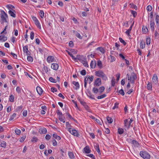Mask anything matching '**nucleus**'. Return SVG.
Instances as JSON below:
<instances>
[{
    "instance_id": "1",
    "label": "nucleus",
    "mask_w": 159,
    "mask_h": 159,
    "mask_svg": "<svg viewBox=\"0 0 159 159\" xmlns=\"http://www.w3.org/2000/svg\"><path fill=\"white\" fill-rule=\"evenodd\" d=\"M0 17L1 18V24H3L4 22L7 23L8 15L3 10L1 11Z\"/></svg>"
},
{
    "instance_id": "2",
    "label": "nucleus",
    "mask_w": 159,
    "mask_h": 159,
    "mask_svg": "<svg viewBox=\"0 0 159 159\" xmlns=\"http://www.w3.org/2000/svg\"><path fill=\"white\" fill-rule=\"evenodd\" d=\"M139 154L144 159H150L151 157L149 154L145 151H141Z\"/></svg>"
},
{
    "instance_id": "3",
    "label": "nucleus",
    "mask_w": 159,
    "mask_h": 159,
    "mask_svg": "<svg viewBox=\"0 0 159 159\" xmlns=\"http://www.w3.org/2000/svg\"><path fill=\"white\" fill-rule=\"evenodd\" d=\"M68 131L70 133L75 136L78 137L79 135L77 131L75 129H72L71 128H69L68 129Z\"/></svg>"
},
{
    "instance_id": "4",
    "label": "nucleus",
    "mask_w": 159,
    "mask_h": 159,
    "mask_svg": "<svg viewBox=\"0 0 159 159\" xmlns=\"http://www.w3.org/2000/svg\"><path fill=\"white\" fill-rule=\"evenodd\" d=\"M102 84L101 78H98L96 79L94 83L95 86H99Z\"/></svg>"
},
{
    "instance_id": "5",
    "label": "nucleus",
    "mask_w": 159,
    "mask_h": 159,
    "mask_svg": "<svg viewBox=\"0 0 159 159\" xmlns=\"http://www.w3.org/2000/svg\"><path fill=\"white\" fill-rule=\"evenodd\" d=\"M79 100L81 103V104L83 105L84 107L85 108L86 110L88 111H89V106L86 104V103L84 101H82L80 99H79Z\"/></svg>"
},
{
    "instance_id": "6",
    "label": "nucleus",
    "mask_w": 159,
    "mask_h": 159,
    "mask_svg": "<svg viewBox=\"0 0 159 159\" xmlns=\"http://www.w3.org/2000/svg\"><path fill=\"white\" fill-rule=\"evenodd\" d=\"M76 60H79L81 62H82L86 60V59L83 56L77 55L76 57Z\"/></svg>"
},
{
    "instance_id": "7",
    "label": "nucleus",
    "mask_w": 159,
    "mask_h": 159,
    "mask_svg": "<svg viewBox=\"0 0 159 159\" xmlns=\"http://www.w3.org/2000/svg\"><path fill=\"white\" fill-rule=\"evenodd\" d=\"M23 51L24 53H25L27 55H30V52H29L28 50V47L27 45L23 47Z\"/></svg>"
},
{
    "instance_id": "8",
    "label": "nucleus",
    "mask_w": 159,
    "mask_h": 159,
    "mask_svg": "<svg viewBox=\"0 0 159 159\" xmlns=\"http://www.w3.org/2000/svg\"><path fill=\"white\" fill-rule=\"evenodd\" d=\"M124 126L127 128V129H128L129 128L130 125L127 119H125L124 120Z\"/></svg>"
},
{
    "instance_id": "9",
    "label": "nucleus",
    "mask_w": 159,
    "mask_h": 159,
    "mask_svg": "<svg viewBox=\"0 0 159 159\" xmlns=\"http://www.w3.org/2000/svg\"><path fill=\"white\" fill-rule=\"evenodd\" d=\"M54 57L52 56H49L47 59V62L49 63L54 61Z\"/></svg>"
},
{
    "instance_id": "10",
    "label": "nucleus",
    "mask_w": 159,
    "mask_h": 159,
    "mask_svg": "<svg viewBox=\"0 0 159 159\" xmlns=\"http://www.w3.org/2000/svg\"><path fill=\"white\" fill-rule=\"evenodd\" d=\"M131 143L133 144L134 147H138L139 146V143L136 140H133L131 141Z\"/></svg>"
},
{
    "instance_id": "11",
    "label": "nucleus",
    "mask_w": 159,
    "mask_h": 159,
    "mask_svg": "<svg viewBox=\"0 0 159 159\" xmlns=\"http://www.w3.org/2000/svg\"><path fill=\"white\" fill-rule=\"evenodd\" d=\"M58 65L56 63H53L52 64L51 67L55 70H57L58 68Z\"/></svg>"
},
{
    "instance_id": "12",
    "label": "nucleus",
    "mask_w": 159,
    "mask_h": 159,
    "mask_svg": "<svg viewBox=\"0 0 159 159\" xmlns=\"http://www.w3.org/2000/svg\"><path fill=\"white\" fill-rule=\"evenodd\" d=\"M36 90L38 93L40 95H41L43 92V90L41 87L37 86L36 88Z\"/></svg>"
},
{
    "instance_id": "13",
    "label": "nucleus",
    "mask_w": 159,
    "mask_h": 159,
    "mask_svg": "<svg viewBox=\"0 0 159 159\" xmlns=\"http://www.w3.org/2000/svg\"><path fill=\"white\" fill-rule=\"evenodd\" d=\"M103 73V72L102 70H99L96 71L95 72V74L97 76L100 77Z\"/></svg>"
},
{
    "instance_id": "14",
    "label": "nucleus",
    "mask_w": 159,
    "mask_h": 159,
    "mask_svg": "<svg viewBox=\"0 0 159 159\" xmlns=\"http://www.w3.org/2000/svg\"><path fill=\"white\" fill-rule=\"evenodd\" d=\"M84 150L85 153L88 154L91 152V150L89 149V146H87L84 148Z\"/></svg>"
},
{
    "instance_id": "15",
    "label": "nucleus",
    "mask_w": 159,
    "mask_h": 159,
    "mask_svg": "<svg viewBox=\"0 0 159 159\" xmlns=\"http://www.w3.org/2000/svg\"><path fill=\"white\" fill-rule=\"evenodd\" d=\"M155 25V23L153 20H151L150 21V27L151 29L153 31L154 30V26Z\"/></svg>"
},
{
    "instance_id": "16",
    "label": "nucleus",
    "mask_w": 159,
    "mask_h": 159,
    "mask_svg": "<svg viewBox=\"0 0 159 159\" xmlns=\"http://www.w3.org/2000/svg\"><path fill=\"white\" fill-rule=\"evenodd\" d=\"M152 80L153 82L155 84H156L158 82V78L157 75L155 74L154 75L152 78Z\"/></svg>"
},
{
    "instance_id": "17",
    "label": "nucleus",
    "mask_w": 159,
    "mask_h": 159,
    "mask_svg": "<svg viewBox=\"0 0 159 159\" xmlns=\"http://www.w3.org/2000/svg\"><path fill=\"white\" fill-rule=\"evenodd\" d=\"M14 12H15V11L12 9V11L9 10L8 11V13L11 16L15 18L16 17V15Z\"/></svg>"
},
{
    "instance_id": "18",
    "label": "nucleus",
    "mask_w": 159,
    "mask_h": 159,
    "mask_svg": "<svg viewBox=\"0 0 159 159\" xmlns=\"http://www.w3.org/2000/svg\"><path fill=\"white\" fill-rule=\"evenodd\" d=\"M39 132L41 134H45L47 133V130L45 128H40L39 129Z\"/></svg>"
},
{
    "instance_id": "19",
    "label": "nucleus",
    "mask_w": 159,
    "mask_h": 159,
    "mask_svg": "<svg viewBox=\"0 0 159 159\" xmlns=\"http://www.w3.org/2000/svg\"><path fill=\"white\" fill-rule=\"evenodd\" d=\"M147 88L148 90L151 91L152 90V83L148 82L147 86Z\"/></svg>"
},
{
    "instance_id": "20",
    "label": "nucleus",
    "mask_w": 159,
    "mask_h": 159,
    "mask_svg": "<svg viewBox=\"0 0 159 159\" xmlns=\"http://www.w3.org/2000/svg\"><path fill=\"white\" fill-rule=\"evenodd\" d=\"M7 37L4 35H0V40L2 42H5L7 40Z\"/></svg>"
},
{
    "instance_id": "21",
    "label": "nucleus",
    "mask_w": 159,
    "mask_h": 159,
    "mask_svg": "<svg viewBox=\"0 0 159 159\" xmlns=\"http://www.w3.org/2000/svg\"><path fill=\"white\" fill-rule=\"evenodd\" d=\"M72 84H74L76 88H75V89H78L80 88V85L78 82H76L75 81H73L72 82Z\"/></svg>"
},
{
    "instance_id": "22",
    "label": "nucleus",
    "mask_w": 159,
    "mask_h": 159,
    "mask_svg": "<svg viewBox=\"0 0 159 159\" xmlns=\"http://www.w3.org/2000/svg\"><path fill=\"white\" fill-rule=\"evenodd\" d=\"M142 31L143 33L146 34L148 32V30L147 27L143 26L142 28Z\"/></svg>"
},
{
    "instance_id": "23",
    "label": "nucleus",
    "mask_w": 159,
    "mask_h": 159,
    "mask_svg": "<svg viewBox=\"0 0 159 159\" xmlns=\"http://www.w3.org/2000/svg\"><path fill=\"white\" fill-rule=\"evenodd\" d=\"M145 43L143 40H141L140 43V48L141 49H143L145 48Z\"/></svg>"
},
{
    "instance_id": "24",
    "label": "nucleus",
    "mask_w": 159,
    "mask_h": 159,
    "mask_svg": "<svg viewBox=\"0 0 159 159\" xmlns=\"http://www.w3.org/2000/svg\"><path fill=\"white\" fill-rule=\"evenodd\" d=\"M88 93L89 94V95H88V96L89 97L92 99H95L94 98V95L92 94L89 91H87Z\"/></svg>"
},
{
    "instance_id": "25",
    "label": "nucleus",
    "mask_w": 159,
    "mask_h": 159,
    "mask_svg": "<svg viewBox=\"0 0 159 159\" xmlns=\"http://www.w3.org/2000/svg\"><path fill=\"white\" fill-rule=\"evenodd\" d=\"M73 32L75 33V35L78 38L82 39V37L81 36L80 33H78L77 32H75V31H73Z\"/></svg>"
},
{
    "instance_id": "26",
    "label": "nucleus",
    "mask_w": 159,
    "mask_h": 159,
    "mask_svg": "<svg viewBox=\"0 0 159 159\" xmlns=\"http://www.w3.org/2000/svg\"><path fill=\"white\" fill-rule=\"evenodd\" d=\"M90 66L91 68H92L93 69L95 68L96 66L95 62H94L93 61H92L91 62Z\"/></svg>"
},
{
    "instance_id": "27",
    "label": "nucleus",
    "mask_w": 159,
    "mask_h": 159,
    "mask_svg": "<svg viewBox=\"0 0 159 159\" xmlns=\"http://www.w3.org/2000/svg\"><path fill=\"white\" fill-rule=\"evenodd\" d=\"M68 155L70 159H73L75 158L74 155L72 152H69Z\"/></svg>"
},
{
    "instance_id": "28",
    "label": "nucleus",
    "mask_w": 159,
    "mask_h": 159,
    "mask_svg": "<svg viewBox=\"0 0 159 159\" xmlns=\"http://www.w3.org/2000/svg\"><path fill=\"white\" fill-rule=\"evenodd\" d=\"M97 65L100 68H101L102 67V63L101 61L98 60L97 61Z\"/></svg>"
},
{
    "instance_id": "29",
    "label": "nucleus",
    "mask_w": 159,
    "mask_h": 159,
    "mask_svg": "<svg viewBox=\"0 0 159 159\" xmlns=\"http://www.w3.org/2000/svg\"><path fill=\"white\" fill-rule=\"evenodd\" d=\"M35 24L37 26L39 29H41V28L40 24L39 21V20L37 21L35 23Z\"/></svg>"
},
{
    "instance_id": "30",
    "label": "nucleus",
    "mask_w": 159,
    "mask_h": 159,
    "mask_svg": "<svg viewBox=\"0 0 159 159\" xmlns=\"http://www.w3.org/2000/svg\"><path fill=\"white\" fill-rule=\"evenodd\" d=\"M59 120L63 123L65 122V117H62V116H59Z\"/></svg>"
},
{
    "instance_id": "31",
    "label": "nucleus",
    "mask_w": 159,
    "mask_h": 159,
    "mask_svg": "<svg viewBox=\"0 0 159 159\" xmlns=\"http://www.w3.org/2000/svg\"><path fill=\"white\" fill-rule=\"evenodd\" d=\"M0 146L2 147L5 148L6 146V143L4 141H2L0 142Z\"/></svg>"
},
{
    "instance_id": "32",
    "label": "nucleus",
    "mask_w": 159,
    "mask_h": 159,
    "mask_svg": "<svg viewBox=\"0 0 159 159\" xmlns=\"http://www.w3.org/2000/svg\"><path fill=\"white\" fill-rule=\"evenodd\" d=\"M100 77H101L102 80H106L107 79V76H106V75L105 74L103 73L102 75V76H101Z\"/></svg>"
},
{
    "instance_id": "33",
    "label": "nucleus",
    "mask_w": 159,
    "mask_h": 159,
    "mask_svg": "<svg viewBox=\"0 0 159 159\" xmlns=\"http://www.w3.org/2000/svg\"><path fill=\"white\" fill-rule=\"evenodd\" d=\"M95 148L96 149V151L99 154H101L100 153V150L99 148V146L98 144H97V145L95 146Z\"/></svg>"
},
{
    "instance_id": "34",
    "label": "nucleus",
    "mask_w": 159,
    "mask_h": 159,
    "mask_svg": "<svg viewBox=\"0 0 159 159\" xmlns=\"http://www.w3.org/2000/svg\"><path fill=\"white\" fill-rule=\"evenodd\" d=\"M97 50H99L102 53H104L105 52L104 49L102 47H98L97 48Z\"/></svg>"
},
{
    "instance_id": "35",
    "label": "nucleus",
    "mask_w": 159,
    "mask_h": 159,
    "mask_svg": "<svg viewBox=\"0 0 159 159\" xmlns=\"http://www.w3.org/2000/svg\"><path fill=\"white\" fill-rule=\"evenodd\" d=\"M14 97L13 95L11 94L9 97V100L11 102H13L14 101Z\"/></svg>"
},
{
    "instance_id": "36",
    "label": "nucleus",
    "mask_w": 159,
    "mask_h": 159,
    "mask_svg": "<svg viewBox=\"0 0 159 159\" xmlns=\"http://www.w3.org/2000/svg\"><path fill=\"white\" fill-rule=\"evenodd\" d=\"M107 119L109 123L111 124L112 122L113 119L111 117H110L109 116H107Z\"/></svg>"
},
{
    "instance_id": "37",
    "label": "nucleus",
    "mask_w": 159,
    "mask_h": 159,
    "mask_svg": "<svg viewBox=\"0 0 159 159\" xmlns=\"http://www.w3.org/2000/svg\"><path fill=\"white\" fill-rule=\"evenodd\" d=\"M53 137L55 139L60 140L61 139V137L58 136L56 134H53Z\"/></svg>"
},
{
    "instance_id": "38",
    "label": "nucleus",
    "mask_w": 159,
    "mask_h": 159,
    "mask_svg": "<svg viewBox=\"0 0 159 159\" xmlns=\"http://www.w3.org/2000/svg\"><path fill=\"white\" fill-rule=\"evenodd\" d=\"M124 132V129L122 128H119L118 129V133L120 134H121Z\"/></svg>"
},
{
    "instance_id": "39",
    "label": "nucleus",
    "mask_w": 159,
    "mask_h": 159,
    "mask_svg": "<svg viewBox=\"0 0 159 159\" xmlns=\"http://www.w3.org/2000/svg\"><path fill=\"white\" fill-rule=\"evenodd\" d=\"M130 11L133 17H135L137 14V12L133 10H131Z\"/></svg>"
},
{
    "instance_id": "40",
    "label": "nucleus",
    "mask_w": 159,
    "mask_h": 159,
    "mask_svg": "<svg viewBox=\"0 0 159 159\" xmlns=\"http://www.w3.org/2000/svg\"><path fill=\"white\" fill-rule=\"evenodd\" d=\"M49 80L52 83H56L57 82V80L54 79L53 77H51L49 78Z\"/></svg>"
},
{
    "instance_id": "41",
    "label": "nucleus",
    "mask_w": 159,
    "mask_h": 159,
    "mask_svg": "<svg viewBox=\"0 0 159 159\" xmlns=\"http://www.w3.org/2000/svg\"><path fill=\"white\" fill-rule=\"evenodd\" d=\"M131 75L132 79L135 80L137 78L136 75L134 72L132 73Z\"/></svg>"
},
{
    "instance_id": "42",
    "label": "nucleus",
    "mask_w": 159,
    "mask_h": 159,
    "mask_svg": "<svg viewBox=\"0 0 159 159\" xmlns=\"http://www.w3.org/2000/svg\"><path fill=\"white\" fill-rule=\"evenodd\" d=\"M92 91L94 93H97L98 92V89L96 88L93 87V88Z\"/></svg>"
},
{
    "instance_id": "43",
    "label": "nucleus",
    "mask_w": 159,
    "mask_h": 159,
    "mask_svg": "<svg viewBox=\"0 0 159 159\" xmlns=\"http://www.w3.org/2000/svg\"><path fill=\"white\" fill-rule=\"evenodd\" d=\"M119 40H120V41L121 43H122L124 45H126V43L125 42V41L122 38L120 37L119 38Z\"/></svg>"
},
{
    "instance_id": "44",
    "label": "nucleus",
    "mask_w": 159,
    "mask_h": 159,
    "mask_svg": "<svg viewBox=\"0 0 159 159\" xmlns=\"http://www.w3.org/2000/svg\"><path fill=\"white\" fill-rule=\"evenodd\" d=\"M106 96H107V95L106 94H103L101 96H98L97 97V98L98 99H102L103 98L105 97Z\"/></svg>"
},
{
    "instance_id": "45",
    "label": "nucleus",
    "mask_w": 159,
    "mask_h": 159,
    "mask_svg": "<svg viewBox=\"0 0 159 159\" xmlns=\"http://www.w3.org/2000/svg\"><path fill=\"white\" fill-rule=\"evenodd\" d=\"M15 132L17 135H19L21 133L20 130L18 129H16L15 130Z\"/></svg>"
},
{
    "instance_id": "46",
    "label": "nucleus",
    "mask_w": 159,
    "mask_h": 159,
    "mask_svg": "<svg viewBox=\"0 0 159 159\" xmlns=\"http://www.w3.org/2000/svg\"><path fill=\"white\" fill-rule=\"evenodd\" d=\"M99 92L100 93H102L104 90L105 87L104 86H101L99 88Z\"/></svg>"
},
{
    "instance_id": "47",
    "label": "nucleus",
    "mask_w": 159,
    "mask_h": 159,
    "mask_svg": "<svg viewBox=\"0 0 159 159\" xmlns=\"http://www.w3.org/2000/svg\"><path fill=\"white\" fill-rule=\"evenodd\" d=\"M26 136L25 135L21 137L20 139V141L21 142H23L24 141L25 139L26 138Z\"/></svg>"
},
{
    "instance_id": "48",
    "label": "nucleus",
    "mask_w": 159,
    "mask_h": 159,
    "mask_svg": "<svg viewBox=\"0 0 159 159\" xmlns=\"http://www.w3.org/2000/svg\"><path fill=\"white\" fill-rule=\"evenodd\" d=\"M22 107H23L22 106H18L16 109V111H20L21 110V109L22 108Z\"/></svg>"
},
{
    "instance_id": "49",
    "label": "nucleus",
    "mask_w": 159,
    "mask_h": 159,
    "mask_svg": "<svg viewBox=\"0 0 159 159\" xmlns=\"http://www.w3.org/2000/svg\"><path fill=\"white\" fill-rule=\"evenodd\" d=\"M6 7L7 8L10 10V9H12V8H14L15 7L14 6L12 5H7Z\"/></svg>"
},
{
    "instance_id": "50",
    "label": "nucleus",
    "mask_w": 159,
    "mask_h": 159,
    "mask_svg": "<svg viewBox=\"0 0 159 159\" xmlns=\"http://www.w3.org/2000/svg\"><path fill=\"white\" fill-rule=\"evenodd\" d=\"M151 39L150 38H146V44L148 45L150 43Z\"/></svg>"
},
{
    "instance_id": "51",
    "label": "nucleus",
    "mask_w": 159,
    "mask_h": 159,
    "mask_svg": "<svg viewBox=\"0 0 159 159\" xmlns=\"http://www.w3.org/2000/svg\"><path fill=\"white\" fill-rule=\"evenodd\" d=\"M27 59L28 61L30 62H32L33 61L32 57L30 56H28L27 57Z\"/></svg>"
},
{
    "instance_id": "52",
    "label": "nucleus",
    "mask_w": 159,
    "mask_h": 159,
    "mask_svg": "<svg viewBox=\"0 0 159 159\" xmlns=\"http://www.w3.org/2000/svg\"><path fill=\"white\" fill-rule=\"evenodd\" d=\"M16 114L15 113H14L10 117V118L9 119V120H11L14 119V118L16 117Z\"/></svg>"
},
{
    "instance_id": "53",
    "label": "nucleus",
    "mask_w": 159,
    "mask_h": 159,
    "mask_svg": "<svg viewBox=\"0 0 159 159\" xmlns=\"http://www.w3.org/2000/svg\"><path fill=\"white\" fill-rule=\"evenodd\" d=\"M155 38L156 39H158L159 38V34L157 31H156L155 32Z\"/></svg>"
},
{
    "instance_id": "54",
    "label": "nucleus",
    "mask_w": 159,
    "mask_h": 159,
    "mask_svg": "<svg viewBox=\"0 0 159 159\" xmlns=\"http://www.w3.org/2000/svg\"><path fill=\"white\" fill-rule=\"evenodd\" d=\"M40 16L41 18H43L44 16V12L43 10H40L39 13Z\"/></svg>"
},
{
    "instance_id": "55",
    "label": "nucleus",
    "mask_w": 159,
    "mask_h": 159,
    "mask_svg": "<svg viewBox=\"0 0 159 159\" xmlns=\"http://www.w3.org/2000/svg\"><path fill=\"white\" fill-rule=\"evenodd\" d=\"M60 151L61 152V155L62 156H65V155H66V152L65 151H64L63 150L61 149H60Z\"/></svg>"
},
{
    "instance_id": "56",
    "label": "nucleus",
    "mask_w": 159,
    "mask_h": 159,
    "mask_svg": "<svg viewBox=\"0 0 159 159\" xmlns=\"http://www.w3.org/2000/svg\"><path fill=\"white\" fill-rule=\"evenodd\" d=\"M44 66L43 67V70L46 73H47L48 71V68L47 66H45L44 65Z\"/></svg>"
},
{
    "instance_id": "57",
    "label": "nucleus",
    "mask_w": 159,
    "mask_h": 159,
    "mask_svg": "<svg viewBox=\"0 0 159 159\" xmlns=\"http://www.w3.org/2000/svg\"><path fill=\"white\" fill-rule=\"evenodd\" d=\"M34 33L32 31L31 32L30 34V38L31 39L33 40L34 38Z\"/></svg>"
},
{
    "instance_id": "58",
    "label": "nucleus",
    "mask_w": 159,
    "mask_h": 159,
    "mask_svg": "<svg viewBox=\"0 0 159 159\" xmlns=\"http://www.w3.org/2000/svg\"><path fill=\"white\" fill-rule=\"evenodd\" d=\"M146 9L148 11H151L152 9V7L151 6L149 5L147 7Z\"/></svg>"
},
{
    "instance_id": "59",
    "label": "nucleus",
    "mask_w": 159,
    "mask_h": 159,
    "mask_svg": "<svg viewBox=\"0 0 159 159\" xmlns=\"http://www.w3.org/2000/svg\"><path fill=\"white\" fill-rule=\"evenodd\" d=\"M119 93L122 96L125 95V93L123 89H121L119 91Z\"/></svg>"
},
{
    "instance_id": "60",
    "label": "nucleus",
    "mask_w": 159,
    "mask_h": 159,
    "mask_svg": "<svg viewBox=\"0 0 159 159\" xmlns=\"http://www.w3.org/2000/svg\"><path fill=\"white\" fill-rule=\"evenodd\" d=\"M82 63L83 64L84 66L85 67H88L89 66L87 62L86 61V60H85L84 62H82Z\"/></svg>"
},
{
    "instance_id": "61",
    "label": "nucleus",
    "mask_w": 159,
    "mask_h": 159,
    "mask_svg": "<svg viewBox=\"0 0 159 159\" xmlns=\"http://www.w3.org/2000/svg\"><path fill=\"white\" fill-rule=\"evenodd\" d=\"M116 84L115 79H112L111 81V85L112 86H114Z\"/></svg>"
},
{
    "instance_id": "62",
    "label": "nucleus",
    "mask_w": 159,
    "mask_h": 159,
    "mask_svg": "<svg viewBox=\"0 0 159 159\" xmlns=\"http://www.w3.org/2000/svg\"><path fill=\"white\" fill-rule=\"evenodd\" d=\"M70 51L71 52V53H73L74 54H76L77 52V50H75L74 49H70Z\"/></svg>"
},
{
    "instance_id": "63",
    "label": "nucleus",
    "mask_w": 159,
    "mask_h": 159,
    "mask_svg": "<svg viewBox=\"0 0 159 159\" xmlns=\"http://www.w3.org/2000/svg\"><path fill=\"white\" fill-rule=\"evenodd\" d=\"M80 73L81 75H85L86 74V71L85 70H82L81 72Z\"/></svg>"
},
{
    "instance_id": "64",
    "label": "nucleus",
    "mask_w": 159,
    "mask_h": 159,
    "mask_svg": "<svg viewBox=\"0 0 159 159\" xmlns=\"http://www.w3.org/2000/svg\"><path fill=\"white\" fill-rule=\"evenodd\" d=\"M16 90V92L19 93H20L21 92V88L20 87H17Z\"/></svg>"
}]
</instances>
